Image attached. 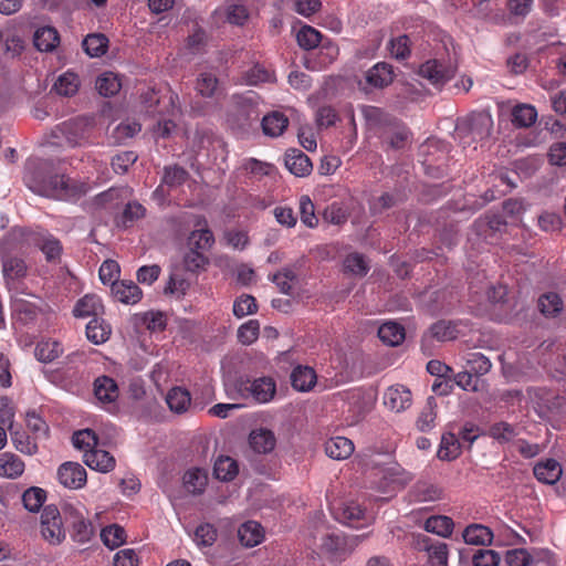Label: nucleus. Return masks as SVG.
<instances>
[{"label": "nucleus", "instance_id": "f257e3e1", "mask_svg": "<svg viewBox=\"0 0 566 566\" xmlns=\"http://www.w3.org/2000/svg\"><path fill=\"white\" fill-rule=\"evenodd\" d=\"M24 184L34 193L56 200H73L85 191L83 185L64 175H54L45 179L41 171H28L24 175Z\"/></svg>", "mask_w": 566, "mask_h": 566}, {"label": "nucleus", "instance_id": "f03ea898", "mask_svg": "<svg viewBox=\"0 0 566 566\" xmlns=\"http://www.w3.org/2000/svg\"><path fill=\"white\" fill-rule=\"evenodd\" d=\"M374 479V488L386 495L387 499H390L412 481V474L400 464L389 462L376 469Z\"/></svg>", "mask_w": 566, "mask_h": 566}, {"label": "nucleus", "instance_id": "7ed1b4c3", "mask_svg": "<svg viewBox=\"0 0 566 566\" xmlns=\"http://www.w3.org/2000/svg\"><path fill=\"white\" fill-rule=\"evenodd\" d=\"M493 119L488 112L472 113L465 119L461 120L455 127V138L460 139L463 146H469L471 142L483 140L491 134Z\"/></svg>", "mask_w": 566, "mask_h": 566}, {"label": "nucleus", "instance_id": "20e7f679", "mask_svg": "<svg viewBox=\"0 0 566 566\" xmlns=\"http://www.w3.org/2000/svg\"><path fill=\"white\" fill-rule=\"evenodd\" d=\"M40 533L50 545H60L65 539V528L60 510L55 505L44 506L41 513Z\"/></svg>", "mask_w": 566, "mask_h": 566}, {"label": "nucleus", "instance_id": "39448f33", "mask_svg": "<svg viewBox=\"0 0 566 566\" xmlns=\"http://www.w3.org/2000/svg\"><path fill=\"white\" fill-rule=\"evenodd\" d=\"M319 548L334 560L345 559L358 545V537H345L340 533H324L321 536Z\"/></svg>", "mask_w": 566, "mask_h": 566}, {"label": "nucleus", "instance_id": "423d86ee", "mask_svg": "<svg viewBox=\"0 0 566 566\" xmlns=\"http://www.w3.org/2000/svg\"><path fill=\"white\" fill-rule=\"evenodd\" d=\"M235 116V122L239 126H244L250 122L256 120L260 117V97L253 91H248L241 95L232 97Z\"/></svg>", "mask_w": 566, "mask_h": 566}, {"label": "nucleus", "instance_id": "0eeeda50", "mask_svg": "<svg viewBox=\"0 0 566 566\" xmlns=\"http://www.w3.org/2000/svg\"><path fill=\"white\" fill-rule=\"evenodd\" d=\"M90 126L87 119L75 118L57 125L53 134L57 138H64L71 147L82 146L88 140Z\"/></svg>", "mask_w": 566, "mask_h": 566}, {"label": "nucleus", "instance_id": "6e6552de", "mask_svg": "<svg viewBox=\"0 0 566 566\" xmlns=\"http://www.w3.org/2000/svg\"><path fill=\"white\" fill-rule=\"evenodd\" d=\"M457 67L451 63L429 60L420 65L419 75L437 87L443 86L455 74Z\"/></svg>", "mask_w": 566, "mask_h": 566}, {"label": "nucleus", "instance_id": "1a4fd4ad", "mask_svg": "<svg viewBox=\"0 0 566 566\" xmlns=\"http://www.w3.org/2000/svg\"><path fill=\"white\" fill-rule=\"evenodd\" d=\"M242 395L252 397L259 403H265L273 399L276 386L272 378L261 377L253 381H247L241 388Z\"/></svg>", "mask_w": 566, "mask_h": 566}, {"label": "nucleus", "instance_id": "9d476101", "mask_svg": "<svg viewBox=\"0 0 566 566\" xmlns=\"http://www.w3.org/2000/svg\"><path fill=\"white\" fill-rule=\"evenodd\" d=\"M59 482L66 489L78 490L86 484L87 474L77 462H65L57 470Z\"/></svg>", "mask_w": 566, "mask_h": 566}, {"label": "nucleus", "instance_id": "9b49d317", "mask_svg": "<svg viewBox=\"0 0 566 566\" xmlns=\"http://www.w3.org/2000/svg\"><path fill=\"white\" fill-rule=\"evenodd\" d=\"M412 403L411 391L403 385H394L384 392V405L394 412H402Z\"/></svg>", "mask_w": 566, "mask_h": 566}, {"label": "nucleus", "instance_id": "f8f14e48", "mask_svg": "<svg viewBox=\"0 0 566 566\" xmlns=\"http://www.w3.org/2000/svg\"><path fill=\"white\" fill-rule=\"evenodd\" d=\"M166 99L170 106L169 117L160 119L154 129V134L161 138L170 137L171 134L176 130L177 125L175 118L180 114V103L178 95L174 92H168V94L164 97V101Z\"/></svg>", "mask_w": 566, "mask_h": 566}, {"label": "nucleus", "instance_id": "ddd939ff", "mask_svg": "<svg viewBox=\"0 0 566 566\" xmlns=\"http://www.w3.org/2000/svg\"><path fill=\"white\" fill-rule=\"evenodd\" d=\"M335 518L352 527H358L360 522L367 521L366 511L356 502L342 503L339 507L332 506Z\"/></svg>", "mask_w": 566, "mask_h": 566}, {"label": "nucleus", "instance_id": "4468645a", "mask_svg": "<svg viewBox=\"0 0 566 566\" xmlns=\"http://www.w3.org/2000/svg\"><path fill=\"white\" fill-rule=\"evenodd\" d=\"M395 77L394 69L386 62H379L370 67L366 74V83L375 88H382L392 83Z\"/></svg>", "mask_w": 566, "mask_h": 566}, {"label": "nucleus", "instance_id": "2eb2a0df", "mask_svg": "<svg viewBox=\"0 0 566 566\" xmlns=\"http://www.w3.org/2000/svg\"><path fill=\"white\" fill-rule=\"evenodd\" d=\"M285 167L296 177H306L313 169L311 159L298 149H290L286 151Z\"/></svg>", "mask_w": 566, "mask_h": 566}, {"label": "nucleus", "instance_id": "dca6fc26", "mask_svg": "<svg viewBox=\"0 0 566 566\" xmlns=\"http://www.w3.org/2000/svg\"><path fill=\"white\" fill-rule=\"evenodd\" d=\"M193 230L189 235V245L197 250L209 251L214 244V237L211 230L207 226V221L203 218H199Z\"/></svg>", "mask_w": 566, "mask_h": 566}, {"label": "nucleus", "instance_id": "f3484780", "mask_svg": "<svg viewBox=\"0 0 566 566\" xmlns=\"http://www.w3.org/2000/svg\"><path fill=\"white\" fill-rule=\"evenodd\" d=\"M84 462L93 470L107 473L115 468V459L109 452L101 449H91L84 453Z\"/></svg>", "mask_w": 566, "mask_h": 566}, {"label": "nucleus", "instance_id": "a211bd4d", "mask_svg": "<svg viewBox=\"0 0 566 566\" xmlns=\"http://www.w3.org/2000/svg\"><path fill=\"white\" fill-rule=\"evenodd\" d=\"M112 292L116 301L124 304H136L142 298V290L134 282L120 281L114 283Z\"/></svg>", "mask_w": 566, "mask_h": 566}, {"label": "nucleus", "instance_id": "6ab92c4d", "mask_svg": "<svg viewBox=\"0 0 566 566\" xmlns=\"http://www.w3.org/2000/svg\"><path fill=\"white\" fill-rule=\"evenodd\" d=\"M238 536L243 546L254 547L263 541L264 531L260 523L248 521L239 527Z\"/></svg>", "mask_w": 566, "mask_h": 566}, {"label": "nucleus", "instance_id": "aec40b11", "mask_svg": "<svg viewBox=\"0 0 566 566\" xmlns=\"http://www.w3.org/2000/svg\"><path fill=\"white\" fill-rule=\"evenodd\" d=\"M94 394L98 401L109 403L118 397L116 381L108 376H99L94 381Z\"/></svg>", "mask_w": 566, "mask_h": 566}, {"label": "nucleus", "instance_id": "412c9836", "mask_svg": "<svg viewBox=\"0 0 566 566\" xmlns=\"http://www.w3.org/2000/svg\"><path fill=\"white\" fill-rule=\"evenodd\" d=\"M411 494L417 502H436L443 497V489L434 483L419 481L413 485Z\"/></svg>", "mask_w": 566, "mask_h": 566}, {"label": "nucleus", "instance_id": "4be33fe9", "mask_svg": "<svg viewBox=\"0 0 566 566\" xmlns=\"http://www.w3.org/2000/svg\"><path fill=\"white\" fill-rule=\"evenodd\" d=\"M24 472V462L11 452L0 453V476L17 479Z\"/></svg>", "mask_w": 566, "mask_h": 566}, {"label": "nucleus", "instance_id": "5701e85b", "mask_svg": "<svg viewBox=\"0 0 566 566\" xmlns=\"http://www.w3.org/2000/svg\"><path fill=\"white\" fill-rule=\"evenodd\" d=\"M103 312V304L99 296L95 294H86L82 298H80L74 308L73 314L75 317H88L94 316L97 317L99 313Z\"/></svg>", "mask_w": 566, "mask_h": 566}, {"label": "nucleus", "instance_id": "b1692460", "mask_svg": "<svg viewBox=\"0 0 566 566\" xmlns=\"http://www.w3.org/2000/svg\"><path fill=\"white\" fill-rule=\"evenodd\" d=\"M536 479L546 484H555L562 475V467L554 459H547L534 467Z\"/></svg>", "mask_w": 566, "mask_h": 566}, {"label": "nucleus", "instance_id": "393cba45", "mask_svg": "<svg viewBox=\"0 0 566 566\" xmlns=\"http://www.w3.org/2000/svg\"><path fill=\"white\" fill-rule=\"evenodd\" d=\"M326 454L334 460H344L354 452V443L345 437L331 438L325 442Z\"/></svg>", "mask_w": 566, "mask_h": 566}, {"label": "nucleus", "instance_id": "a878e982", "mask_svg": "<svg viewBox=\"0 0 566 566\" xmlns=\"http://www.w3.org/2000/svg\"><path fill=\"white\" fill-rule=\"evenodd\" d=\"M249 443L258 453L271 452L276 443L274 433L268 429H256L250 433Z\"/></svg>", "mask_w": 566, "mask_h": 566}, {"label": "nucleus", "instance_id": "bb28decb", "mask_svg": "<svg viewBox=\"0 0 566 566\" xmlns=\"http://www.w3.org/2000/svg\"><path fill=\"white\" fill-rule=\"evenodd\" d=\"M33 42L39 51L50 52L60 43V36L55 28L41 27L34 32Z\"/></svg>", "mask_w": 566, "mask_h": 566}, {"label": "nucleus", "instance_id": "cd10ccee", "mask_svg": "<svg viewBox=\"0 0 566 566\" xmlns=\"http://www.w3.org/2000/svg\"><path fill=\"white\" fill-rule=\"evenodd\" d=\"M287 125V117L279 111H274L262 118L263 133L270 137L281 136Z\"/></svg>", "mask_w": 566, "mask_h": 566}, {"label": "nucleus", "instance_id": "c85d7f7f", "mask_svg": "<svg viewBox=\"0 0 566 566\" xmlns=\"http://www.w3.org/2000/svg\"><path fill=\"white\" fill-rule=\"evenodd\" d=\"M422 544L431 566H448V545L446 543L424 537Z\"/></svg>", "mask_w": 566, "mask_h": 566}, {"label": "nucleus", "instance_id": "c756f323", "mask_svg": "<svg viewBox=\"0 0 566 566\" xmlns=\"http://www.w3.org/2000/svg\"><path fill=\"white\" fill-rule=\"evenodd\" d=\"M112 328L103 318L93 317L86 325V337L95 345H99L108 340Z\"/></svg>", "mask_w": 566, "mask_h": 566}, {"label": "nucleus", "instance_id": "7c9ffc66", "mask_svg": "<svg viewBox=\"0 0 566 566\" xmlns=\"http://www.w3.org/2000/svg\"><path fill=\"white\" fill-rule=\"evenodd\" d=\"M463 539L470 545H489L492 543V531L482 524H471L463 531Z\"/></svg>", "mask_w": 566, "mask_h": 566}, {"label": "nucleus", "instance_id": "2f4dec72", "mask_svg": "<svg viewBox=\"0 0 566 566\" xmlns=\"http://www.w3.org/2000/svg\"><path fill=\"white\" fill-rule=\"evenodd\" d=\"M291 382L296 390L308 391L316 382V374L311 367L297 366L291 374Z\"/></svg>", "mask_w": 566, "mask_h": 566}, {"label": "nucleus", "instance_id": "473e14b6", "mask_svg": "<svg viewBox=\"0 0 566 566\" xmlns=\"http://www.w3.org/2000/svg\"><path fill=\"white\" fill-rule=\"evenodd\" d=\"M2 273L10 285L14 281L25 276L27 265L24 261L17 256H3L2 259Z\"/></svg>", "mask_w": 566, "mask_h": 566}, {"label": "nucleus", "instance_id": "72a5a7b5", "mask_svg": "<svg viewBox=\"0 0 566 566\" xmlns=\"http://www.w3.org/2000/svg\"><path fill=\"white\" fill-rule=\"evenodd\" d=\"M538 308L546 317L558 316L564 308V302L556 292H547L538 297Z\"/></svg>", "mask_w": 566, "mask_h": 566}, {"label": "nucleus", "instance_id": "f704fd0d", "mask_svg": "<svg viewBox=\"0 0 566 566\" xmlns=\"http://www.w3.org/2000/svg\"><path fill=\"white\" fill-rule=\"evenodd\" d=\"M423 527L427 532L446 538L451 536L454 523L449 516L433 515L426 520Z\"/></svg>", "mask_w": 566, "mask_h": 566}, {"label": "nucleus", "instance_id": "c9c22d12", "mask_svg": "<svg viewBox=\"0 0 566 566\" xmlns=\"http://www.w3.org/2000/svg\"><path fill=\"white\" fill-rule=\"evenodd\" d=\"M405 328L395 322H386L378 327V337L389 346H398L405 339Z\"/></svg>", "mask_w": 566, "mask_h": 566}, {"label": "nucleus", "instance_id": "e433bc0d", "mask_svg": "<svg viewBox=\"0 0 566 566\" xmlns=\"http://www.w3.org/2000/svg\"><path fill=\"white\" fill-rule=\"evenodd\" d=\"M166 402L172 412L182 413L188 410L191 397L188 390L181 387H174L168 391Z\"/></svg>", "mask_w": 566, "mask_h": 566}, {"label": "nucleus", "instance_id": "4c0bfd02", "mask_svg": "<svg viewBox=\"0 0 566 566\" xmlns=\"http://www.w3.org/2000/svg\"><path fill=\"white\" fill-rule=\"evenodd\" d=\"M191 537L198 548H208L216 543L218 530L211 523H201L195 528Z\"/></svg>", "mask_w": 566, "mask_h": 566}, {"label": "nucleus", "instance_id": "58836bf2", "mask_svg": "<svg viewBox=\"0 0 566 566\" xmlns=\"http://www.w3.org/2000/svg\"><path fill=\"white\" fill-rule=\"evenodd\" d=\"M184 486L191 494H200L207 486L208 474L201 469H190L184 474Z\"/></svg>", "mask_w": 566, "mask_h": 566}, {"label": "nucleus", "instance_id": "ea45409f", "mask_svg": "<svg viewBox=\"0 0 566 566\" xmlns=\"http://www.w3.org/2000/svg\"><path fill=\"white\" fill-rule=\"evenodd\" d=\"M213 473L220 481H231L238 475L239 467L231 457L220 455L214 462Z\"/></svg>", "mask_w": 566, "mask_h": 566}, {"label": "nucleus", "instance_id": "a19ab883", "mask_svg": "<svg viewBox=\"0 0 566 566\" xmlns=\"http://www.w3.org/2000/svg\"><path fill=\"white\" fill-rule=\"evenodd\" d=\"M63 353V347L57 340L46 339L38 343L34 355L39 361L51 363Z\"/></svg>", "mask_w": 566, "mask_h": 566}, {"label": "nucleus", "instance_id": "79ce46f5", "mask_svg": "<svg viewBox=\"0 0 566 566\" xmlns=\"http://www.w3.org/2000/svg\"><path fill=\"white\" fill-rule=\"evenodd\" d=\"M461 453V444L453 433H444L438 450V458L444 461L457 459Z\"/></svg>", "mask_w": 566, "mask_h": 566}, {"label": "nucleus", "instance_id": "37998d69", "mask_svg": "<svg viewBox=\"0 0 566 566\" xmlns=\"http://www.w3.org/2000/svg\"><path fill=\"white\" fill-rule=\"evenodd\" d=\"M95 86L101 95L113 96L119 92L122 82L117 74L104 72L97 77Z\"/></svg>", "mask_w": 566, "mask_h": 566}, {"label": "nucleus", "instance_id": "c03bdc74", "mask_svg": "<svg viewBox=\"0 0 566 566\" xmlns=\"http://www.w3.org/2000/svg\"><path fill=\"white\" fill-rule=\"evenodd\" d=\"M78 76L73 72H65L60 75L53 86L55 92L62 96L74 95L78 91Z\"/></svg>", "mask_w": 566, "mask_h": 566}, {"label": "nucleus", "instance_id": "a18cd8bd", "mask_svg": "<svg viewBox=\"0 0 566 566\" xmlns=\"http://www.w3.org/2000/svg\"><path fill=\"white\" fill-rule=\"evenodd\" d=\"M537 112L535 107L528 104H521L513 108L512 122L518 127H530L535 123Z\"/></svg>", "mask_w": 566, "mask_h": 566}, {"label": "nucleus", "instance_id": "49530a36", "mask_svg": "<svg viewBox=\"0 0 566 566\" xmlns=\"http://www.w3.org/2000/svg\"><path fill=\"white\" fill-rule=\"evenodd\" d=\"M101 538L105 546H107L111 549H114L125 543L126 532L122 526L113 524L102 530Z\"/></svg>", "mask_w": 566, "mask_h": 566}, {"label": "nucleus", "instance_id": "de8ad7c7", "mask_svg": "<svg viewBox=\"0 0 566 566\" xmlns=\"http://www.w3.org/2000/svg\"><path fill=\"white\" fill-rule=\"evenodd\" d=\"M274 81V75L260 64L253 65L243 73L241 83L247 85H259L261 83H270Z\"/></svg>", "mask_w": 566, "mask_h": 566}, {"label": "nucleus", "instance_id": "09e8293b", "mask_svg": "<svg viewBox=\"0 0 566 566\" xmlns=\"http://www.w3.org/2000/svg\"><path fill=\"white\" fill-rule=\"evenodd\" d=\"M46 500V492L38 486H31L22 494V502L29 512H39Z\"/></svg>", "mask_w": 566, "mask_h": 566}, {"label": "nucleus", "instance_id": "8fccbe9b", "mask_svg": "<svg viewBox=\"0 0 566 566\" xmlns=\"http://www.w3.org/2000/svg\"><path fill=\"white\" fill-rule=\"evenodd\" d=\"M108 40L103 34H88L83 40V49L91 57H98L106 52Z\"/></svg>", "mask_w": 566, "mask_h": 566}, {"label": "nucleus", "instance_id": "3c124183", "mask_svg": "<svg viewBox=\"0 0 566 566\" xmlns=\"http://www.w3.org/2000/svg\"><path fill=\"white\" fill-rule=\"evenodd\" d=\"M219 81L211 72H201L196 82V91L202 97H212L218 91Z\"/></svg>", "mask_w": 566, "mask_h": 566}, {"label": "nucleus", "instance_id": "603ef678", "mask_svg": "<svg viewBox=\"0 0 566 566\" xmlns=\"http://www.w3.org/2000/svg\"><path fill=\"white\" fill-rule=\"evenodd\" d=\"M12 312L19 319L28 322L36 316L38 307L19 295L12 298Z\"/></svg>", "mask_w": 566, "mask_h": 566}, {"label": "nucleus", "instance_id": "864d4df0", "mask_svg": "<svg viewBox=\"0 0 566 566\" xmlns=\"http://www.w3.org/2000/svg\"><path fill=\"white\" fill-rule=\"evenodd\" d=\"M387 49L390 55L396 60H406L411 53L409 36L402 34L397 38H392L388 42Z\"/></svg>", "mask_w": 566, "mask_h": 566}, {"label": "nucleus", "instance_id": "5fc2aeb1", "mask_svg": "<svg viewBox=\"0 0 566 566\" xmlns=\"http://www.w3.org/2000/svg\"><path fill=\"white\" fill-rule=\"evenodd\" d=\"M489 434L500 443H506L512 441L518 434V431L516 427L501 421L490 427Z\"/></svg>", "mask_w": 566, "mask_h": 566}, {"label": "nucleus", "instance_id": "6e6d98bb", "mask_svg": "<svg viewBox=\"0 0 566 566\" xmlns=\"http://www.w3.org/2000/svg\"><path fill=\"white\" fill-rule=\"evenodd\" d=\"M465 361L470 371L480 376L488 374L492 366L490 359L479 352L467 354Z\"/></svg>", "mask_w": 566, "mask_h": 566}, {"label": "nucleus", "instance_id": "4d7b16f0", "mask_svg": "<svg viewBox=\"0 0 566 566\" xmlns=\"http://www.w3.org/2000/svg\"><path fill=\"white\" fill-rule=\"evenodd\" d=\"M436 402L433 397L427 399V403L419 415L417 427L420 431H429L434 427Z\"/></svg>", "mask_w": 566, "mask_h": 566}, {"label": "nucleus", "instance_id": "13d9d810", "mask_svg": "<svg viewBox=\"0 0 566 566\" xmlns=\"http://www.w3.org/2000/svg\"><path fill=\"white\" fill-rule=\"evenodd\" d=\"M296 39L301 48L305 50H312L319 44L321 33L310 25H304L297 32Z\"/></svg>", "mask_w": 566, "mask_h": 566}, {"label": "nucleus", "instance_id": "bf43d9fd", "mask_svg": "<svg viewBox=\"0 0 566 566\" xmlns=\"http://www.w3.org/2000/svg\"><path fill=\"white\" fill-rule=\"evenodd\" d=\"M39 248L44 253L48 261H55L60 258L62 245L60 241L51 234H44L39 241Z\"/></svg>", "mask_w": 566, "mask_h": 566}, {"label": "nucleus", "instance_id": "052dcab7", "mask_svg": "<svg viewBox=\"0 0 566 566\" xmlns=\"http://www.w3.org/2000/svg\"><path fill=\"white\" fill-rule=\"evenodd\" d=\"M431 333L438 340L447 342L457 338L459 331L454 323L440 321L431 326Z\"/></svg>", "mask_w": 566, "mask_h": 566}, {"label": "nucleus", "instance_id": "680f3d73", "mask_svg": "<svg viewBox=\"0 0 566 566\" xmlns=\"http://www.w3.org/2000/svg\"><path fill=\"white\" fill-rule=\"evenodd\" d=\"M301 221L308 228H314L318 223V219L315 214L314 203L308 196H302L298 202Z\"/></svg>", "mask_w": 566, "mask_h": 566}, {"label": "nucleus", "instance_id": "e2e57ef3", "mask_svg": "<svg viewBox=\"0 0 566 566\" xmlns=\"http://www.w3.org/2000/svg\"><path fill=\"white\" fill-rule=\"evenodd\" d=\"M188 172L179 166H168L165 168L163 185L169 188H176L186 182Z\"/></svg>", "mask_w": 566, "mask_h": 566}, {"label": "nucleus", "instance_id": "0e129e2a", "mask_svg": "<svg viewBox=\"0 0 566 566\" xmlns=\"http://www.w3.org/2000/svg\"><path fill=\"white\" fill-rule=\"evenodd\" d=\"M72 442L74 448L78 450H87L95 449L97 446V437L94 431L90 429H84L76 431L72 437Z\"/></svg>", "mask_w": 566, "mask_h": 566}, {"label": "nucleus", "instance_id": "69168bd1", "mask_svg": "<svg viewBox=\"0 0 566 566\" xmlns=\"http://www.w3.org/2000/svg\"><path fill=\"white\" fill-rule=\"evenodd\" d=\"M258 310L255 298L251 295L243 294L233 303V315L242 318L247 315L255 313Z\"/></svg>", "mask_w": 566, "mask_h": 566}, {"label": "nucleus", "instance_id": "338daca9", "mask_svg": "<svg viewBox=\"0 0 566 566\" xmlns=\"http://www.w3.org/2000/svg\"><path fill=\"white\" fill-rule=\"evenodd\" d=\"M62 513L64 518L71 524L85 518L88 514L85 506L78 501L65 502L62 505Z\"/></svg>", "mask_w": 566, "mask_h": 566}, {"label": "nucleus", "instance_id": "774afa93", "mask_svg": "<svg viewBox=\"0 0 566 566\" xmlns=\"http://www.w3.org/2000/svg\"><path fill=\"white\" fill-rule=\"evenodd\" d=\"M189 286V282L182 275L171 274L164 291L165 294H169L177 298H180L186 294Z\"/></svg>", "mask_w": 566, "mask_h": 566}]
</instances>
